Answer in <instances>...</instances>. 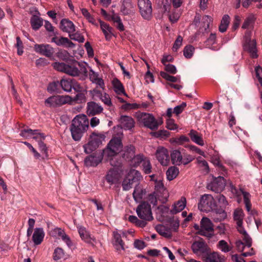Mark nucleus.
Segmentation results:
<instances>
[{"instance_id": "1", "label": "nucleus", "mask_w": 262, "mask_h": 262, "mask_svg": "<svg viewBox=\"0 0 262 262\" xmlns=\"http://www.w3.org/2000/svg\"><path fill=\"white\" fill-rule=\"evenodd\" d=\"M89 127V120L83 114L77 115L72 121L70 130L73 139L75 141L81 140Z\"/></svg>"}, {"instance_id": "2", "label": "nucleus", "mask_w": 262, "mask_h": 262, "mask_svg": "<svg viewBox=\"0 0 262 262\" xmlns=\"http://www.w3.org/2000/svg\"><path fill=\"white\" fill-rule=\"evenodd\" d=\"M123 145L120 137L113 138L103 150L102 154L105 158H107L110 164L113 166H117L118 162L114 159L122 150Z\"/></svg>"}, {"instance_id": "3", "label": "nucleus", "mask_w": 262, "mask_h": 262, "mask_svg": "<svg viewBox=\"0 0 262 262\" xmlns=\"http://www.w3.org/2000/svg\"><path fill=\"white\" fill-rule=\"evenodd\" d=\"M251 32L247 31L244 36L243 49L250 54L251 58H256L258 57L256 42L255 40H251Z\"/></svg>"}, {"instance_id": "4", "label": "nucleus", "mask_w": 262, "mask_h": 262, "mask_svg": "<svg viewBox=\"0 0 262 262\" xmlns=\"http://www.w3.org/2000/svg\"><path fill=\"white\" fill-rule=\"evenodd\" d=\"M72 101V99L70 96L56 95L51 96L46 99L45 104L49 107H56L70 103Z\"/></svg>"}, {"instance_id": "5", "label": "nucleus", "mask_w": 262, "mask_h": 262, "mask_svg": "<svg viewBox=\"0 0 262 262\" xmlns=\"http://www.w3.org/2000/svg\"><path fill=\"white\" fill-rule=\"evenodd\" d=\"M197 234L210 239L214 236L213 225L210 220L203 217L201 221V230Z\"/></svg>"}, {"instance_id": "6", "label": "nucleus", "mask_w": 262, "mask_h": 262, "mask_svg": "<svg viewBox=\"0 0 262 262\" xmlns=\"http://www.w3.org/2000/svg\"><path fill=\"white\" fill-rule=\"evenodd\" d=\"M139 13L144 19L149 20L152 17L151 2L149 0H138Z\"/></svg>"}, {"instance_id": "7", "label": "nucleus", "mask_w": 262, "mask_h": 262, "mask_svg": "<svg viewBox=\"0 0 262 262\" xmlns=\"http://www.w3.org/2000/svg\"><path fill=\"white\" fill-rule=\"evenodd\" d=\"M215 203L213 197L208 194L203 195L198 204V208L202 211L208 212L214 209Z\"/></svg>"}, {"instance_id": "8", "label": "nucleus", "mask_w": 262, "mask_h": 262, "mask_svg": "<svg viewBox=\"0 0 262 262\" xmlns=\"http://www.w3.org/2000/svg\"><path fill=\"white\" fill-rule=\"evenodd\" d=\"M136 212L141 220L150 221L153 219L150 205L146 202H142L138 205Z\"/></svg>"}, {"instance_id": "9", "label": "nucleus", "mask_w": 262, "mask_h": 262, "mask_svg": "<svg viewBox=\"0 0 262 262\" xmlns=\"http://www.w3.org/2000/svg\"><path fill=\"white\" fill-rule=\"evenodd\" d=\"M53 67L58 71L64 73L72 76H78L80 73V70L77 67L64 62H55L53 64Z\"/></svg>"}, {"instance_id": "10", "label": "nucleus", "mask_w": 262, "mask_h": 262, "mask_svg": "<svg viewBox=\"0 0 262 262\" xmlns=\"http://www.w3.org/2000/svg\"><path fill=\"white\" fill-rule=\"evenodd\" d=\"M138 118L145 126L151 130H156L160 123H158L155 117L150 114L141 113L138 115Z\"/></svg>"}, {"instance_id": "11", "label": "nucleus", "mask_w": 262, "mask_h": 262, "mask_svg": "<svg viewBox=\"0 0 262 262\" xmlns=\"http://www.w3.org/2000/svg\"><path fill=\"white\" fill-rule=\"evenodd\" d=\"M226 180L224 177L219 176L213 179V181L208 184L207 188L215 193H220L226 186Z\"/></svg>"}, {"instance_id": "12", "label": "nucleus", "mask_w": 262, "mask_h": 262, "mask_svg": "<svg viewBox=\"0 0 262 262\" xmlns=\"http://www.w3.org/2000/svg\"><path fill=\"white\" fill-rule=\"evenodd\" d=\"M103 136L102 134L93 133L90 136L91 140L83 146L85 152L90 154L94 151L98 146V138H101Z\"/></svg>"}, {"instance_id": "13", "label": "nucleus", "mask_w": 262, "mask_h": 262, "mask_svg": "<svg viewBox=\"0 0 262 262\" xmlns=\"http://www.w3.org/2000/svg\"><path fill=\"white\" fill-rule=\"evenodd\" d=\"M156 157L163 166H167L170 162L168 150L164 147L158 148L156 151Z\"/></svg>"}, {"instance_id": "14", "label": "nucleus", "mask_w": 262, "mask_h": 262, "mask_svg": "<svg viewBox=\"0 0 262 262\" xmlns=\"http://www.w3.org/2000/svg\"><path fill=\"white\" fill-rule=\"evenodd\" d=\"M191 249L194 253L200 254L207 253L209 248L203 239L201 238L200 240L193 243L191 245Z\"/></svg>"}, {"instance_id": "15", "label": "nucleus", "mask_w": 262, "mask_h": 262, "mask_svg": "<svg viewBox=\"0 0 262 262\" xmlns=\"http://www.w3.org/2000/svg\"><path fill=\"white\" fill-rule=\"evenodd\" d=\"M34 48L36 52L48 57L52 56L54 54V49L49 45L36 44Z\"/></svg>"}, {"instance_id": "16", "label": "nucleus", "mask_w": 262, "mask_h": 262, "mask_svg": "<svg viewBox=\"0 0 262 262\" xmlns=\"http://www.w3.org/2000/svg\"><path fill=\"white\" fill-rule=\"evenodd\" d=\"M119 125L117 127L125 130L131 129L135 126V121L133 118L128 116H121L119 119Z\"/></svg>"}, {"instance_id": "17", "label": "nucleus", "mask_w": 262, "mask_h": 262, "mask_svg": "<svg viewBox=\"0 0 262 262\" xmlns=\"http://www.w3.org/2000/svg\"><path fill=\"white\" fill-rule=\"evenodd\" d=\"M87 114L89 116H94L101 114L103 110L102 106L94 101L87 103Z\"/></svg>"}, {"instance_id": "18", "label": "nucleus", "mask_w": 262, "mask_h": 262, "mask_svg": "<svg viewBox=\"0 0 262 262\" xmlns=\"http://www.w3.org/2000/svg\"><path fill=\"white\" fill-rule=\"evenodd\" d=\"M103 157L102 152L98 156L91 155L85 159L84 163L87 166H96L101 162Z\"/></svg>"}, {"instance_id": "19", "label": "nucleus", "mask_w": 262, "mask_h": 262, "mask_svg": "<svg viewBox=\"0 0 262 262\" xmlns=\"http://www.w3.org/2000/svg\"><path fill=\"white\" fill-rule=\"evenodd\" d=\"M60 28L62 31L68 33L75 31V27L72 21L68 19H62L60 23Z\"/></svg>"}, {"instance_id": "20", "label": "nucleus", "mask_w": 262, "mask_h": 262, "mask_svg": "<svg viewBox=\"0 0 262 262\" xmlns=\"http://www.w3.org/2000/svg\"><path fill=\"white\" fill-rule=\"evenodd\" d=\"M134 4L130 0H124L121 7V12L124 15H129L134 12Z\"/></svg>"}, {"instance_id": "21", "label": "nucleus", "mask_w": 262, "mask_h": 262, "mask_svg": "<svg viewBox=\"0 0 262 262\" xmlns=\"http://www.w3.org/2000/svg\"><path fill=\"white\" fill-rule=\"evenodd\" d=\"M113 236V245L115 247L116 250L119 252H120L121 251L124 250V243L121 238V235L117 233V232H114Z\"/></svg>"}, {"instance_id": "22", "label": "nucleus", "mask_w": 262, "mask_h": 262, "mask_svg": "<svg viewBox=\"0 0 262 262\" xmlns=\"http://www.w3.org/2000/svg\"><path fill=\"white\" fill-rule=\"evenodd\" d=\"M52 41L55 42L57 46H66L69 48H74L75 47V44L70 41L68 38L61 37L60 38H58L57 37H54L52 38Z\"/></svg>"}, {"instance_id": "23", "label": "nucleus", "mask_w": 262, "mask_h": 262, "mask_svg": "<svg viewBox=\"0 0 262 262\" xmlns=\"http://www.w3.org/2000/svg\"><path fill=\"white\" fill-rule=\"evenodd\" d=\"M136 148L134 146L129 145L124 147L122 158L126 161H130L135 155Z\"/></svg>"}, {"instance_id": "24", "label": "nucleus", "mask_w": 262, "mask_h": 262, "mask_svg": "<svg viewBox=\"0 0 262 262\" xmlns=\"http://www.w3.org/2000/svg\"><path fill=\"white\" fill-rule=\"evenodd\" d=\"M45 236L42 228H37L35 229L32 236V240L35 245H38L41 243Z\"/></svg>"}, {"instance_id": "25", "label": "nucleus", "mask_w": 262, "mask_h": 262, "mask_svg": "<svg viewBox=\"0 0 262 262\" xmlns=\"http://www.w3.org/2000/svg\"><path fill=\"white\" fill-rule=\"evenodd\" d=\"M225 261L224 256L217 252H213L207 254L206 257V262H225Z\"/></svg>"}, {"instance_id": "26", "label": "nucleus", "mask_w": 262, "mask_h": 262, "mask_svg": "<svg viewBox=\"0 0 262 262\" xmlns=\"http://www.w3.org/2000/svg\"><path fill=\"white\" fill-rule=\"evenodd\" d=\"M119 176L118 172L114 169H111L108 171L105 176L107 183L110 185L115 184L119 181Z\"/></svg>"}, {"instance_id": "27", "label": "nucleus", "mask_w": 262, "mask_h": 262, "mask_svg": "<svg viewBox=\"0 0 262 262\" xmlns=\"http://www.w3.org/2000/svg\"><path fill=\"white\" fill-rule=\"evenodd\" d=\"M172 163L176 165L182 164L183 155L179 150H173L170 154Z\"/></svg>"}, {"instance_id": "28", "label": "nucleus", "mask_w": 262, "mask_h": 262, "mask_svg": "<svg viewBox=\"0 0 262 262\" xmlns=\"http://www.w3.org/2000/svg\"><path fill=\"white\" fill-rule=\"evenodd\" d=\"M100 28L105 35V39L107 40L111 39L112 36L113 28L109 26V25L104 23V21L99 20Z\"/></svg>"}, {"instance_id": "29", "label": "nucleus", "mask_w": 262, "mask_h": 262, "mask_svg": "<svg viewBox=\"0 0 262 262\" xmlns=\"http://www.w3.org/2000/svg\"><path fill=\"white\" fill-rule=\"evenodd\" d=\"M113 89L115 93L118 95L123 94L127 96V95L125 92L124 86L122 83L117 78H114L112 81Z\"/></svg>"}, {"instance_id": "30", "label": "nucleus", "mask_w": 262, "mask_h": 262, "mask_svg": "<svg viewBox=\"0 0 262 262\" xmlns=\"http://www.w3.org/2000/svg\"><path fill=\"white\" fill-rule=\"evenodd\" d=\"M186 200L185 198H182L173 206V209L171 210L172 214H176L182 211L186 206Z\"/></svg>"}, {"instance_id": "31", "label": "nucleus", "mask_w": 262, "mask_h": 262, "mask_svg": "<svg viewBox=\"0 0 262 262\" xmlns=\"http://www.w3.org/2000/svg\"><path fill=\"white\" fill-rule=\"evenodd\" d=\"M30 23L33 29L37 30L42 26L43 19L41 17L34 15L31 18Z\"/></svg>"}, {"instance_id": "32", "label": "nucleus", "mask_w": 262, "mask_h": 262, "mask_svg": "<svg viewBox=\"0 0 262 262\" xmlns=\"http://www.w3.org/2000/svg\"><path fill=\"white\" fill-rule=\"evenodd\" d=\"M239 191L243 195L244 201L245 204L246 210L248 212H250L251 211L252 206L250 202L251 195L249 192L245 191L244 189L242 188L239 189Z\"/></svg>"}, {"instance_id": "33", "label": "nucleus", "mask_w": 262, "mask_h": 262, "mask_svg": "<svg viewBox=\"0 0 262 262\" xmlns=\"http://www.w3.org/2000/svg\"><path fill=\"white\" fill-rule=\"evenodd\" d=\"M244 216L245 214L242 209L238 208L234 210L233 219L236 224H239V225L243 224Z\"/></svg>"}, {"instance_id": "34", "label": "nucleus", "mask_w": 262, "mask_h": 262, "mask_svg": "<svg viewBox=\"0 0 262 262\" xmlns=\"http://www.w3.org/2000/svg\"><path fill=\"white\" fill-rule=\"evenodd\" d=\"M179 173V168L174 166H170L166 171L167 179L171 181L175 179Z\"/></svg>"}, {"instance_id": "35", "label": "nucleus", "mask_w": 262, "mask_h": 262, "mask_svg": "<svg viewBox=\"0 0 262 262\" xmlns=\"http://www.w3.org/2000/svg\"><path fill=\"white\" fill-rule=\"evenodd\" d=\"M78 233L82 240L87 243H90L91 242L92 238L91 235L85 227L82 226L79 227Z\"/></svg>"}, {"instance_id": "36", "label": "nucleus", "mask_w": 262, "mask_h": 262, "mask_svg": "<svg viewBox=\"0 0 262 262\" xmlns=\"http://www.w3.org/2000/svg\"><path fill=\"white\" fill-rule=\"evenodd\" d=\"M73 79H62L60 81V85L66 92H70L72 89Z\"/></svg>"}, {"instance_id": "37", "label": "nucleus", "mask_w": 262, "mask_h": 262, "mask_svg": "<svg viewBox=\"0 0 262 262\" xmlns=\"http://www.w3.org/2000/svg\"><path fill=\"white\" fill-rule=\"evenodd\" d=\"M189 135L193 142H195L199 145H204V141L202 137L199 136L197 132L192 129L189 133Z\"/></svg>"}, {"instance_id": "38", "label": "nucleus", "mask_w": 262, "mask_h": 262, "mask_svg": "<svg viewBox=\"0 0 262 262\" xmlns=\"http://www.w3.org/2000/svg\"><path fill=\"white\" fill-rule=\"evenodd\" d=\"M230 23V17L228 15H224L221 20V24L219 26V31L224 33L226 30Z\"/></svg>"}, {"instance_id": "39", "label": "nucleus", "mask_w": 262, "mask_h": 262, "mask_svg": "<svg viewBox=\"0 0 262 262\" xmlns=\"http://www.w3.org/2000/svg\"><path fill=\"white\" fill-rule=\"evenodd\" d=\"M127 176L129 178L134 182H137L142 179L141 173L135 169H130Z\"/></svg>"}, {"instance_id": "40", "label": "nucleus", "mask_w": 262, "mask_h": 262, "mask_svg": "<svg viewBox=\"0 0 262 262\" xmlns=\"http://www.w3.org/2000/svg\"><path fill=\"white\" fill-rule=\"evenodd\" d=\"M216 247L224 253H227L230 251L232 249V247L229 246L227 242L223 239L221 240L218 242Z\"/></svg>"}, {"instance_id": "41", "label": "nucleus", "mask_w": 262, "mask_h": 262, "mask_svg": "<svg viewBox=\"0 0 262 262\" xmlns=\"http://www.w3.org/2000/svg\"><path fill=\"white\" fill-rule=\"evenodd\" d=\"M156 229L159 234L165 237L168 238L171 236L170 232L163 225H158L156 226Z\"/></svg>"}, {"instance_id": "42", "label": "nucleus", "mask_w": 262, "mask_h": 262, "mask_svg": "<svg viewBox=\"0 0 262 262\" xmlns=\"http://www.w3.org/2000/svg\"><path fill=\"white\" fill-rule=\"evenodd\" d=\"M214 214L215 215H220V217H213V220L214 222H220L227 217V214L225 210L222 208H219L214 209Z\"/></svg>"}, {"instance_id": "43", "label": "nucleus", "mask_w": 262, "mask_h": 262, "mask_svg": "<svg viewBox=\"0 0 262 262\" xmlns=\"http://www.w3.org/2000/svg\"><path fill=\"white\" fill-rule=\"evenodd\" d=\"M144 193L143 190L139 186H136L133 193V198L135 201L139 202L142 199Z\"/></svg>"}, {"instance_id": "44", "label": "nucleus", "mask_w": 262, "mask_h": 262, "mask_svg": "<svg viewBox=\"0 0 262 262\" xmlns=\"http://www.w3.org/2000/svg\"><path fill=\"white\" fill-rule=\"evenodd\" d=\"M254 21L255 17L254 15L252 14L249 15L245 18L242 28L244 29H248L253 26Z\"/></svg>"}, {"instance_id": "45", "label": "nucleus", "mask_w": 262, "mask_h": 262, "mask_svg": "<svg viewBox=\"0 0 262 262\" xmlns=\"http://www.w3.org/2000/svg\"><path fill=\"white\" fill-rule=\"evenodd\" d=\"M146 159L143 155L139 154L136 156L135 155L134 157L132 158L130 161H132V164L134 167H137L139 166L141 163H143L144 161Z\"/></svg>"}, {"instance_id": "46", "label": "nucleus", "mask_w": 262, "mask_h": 262, "mask_svg": "<svg viewBox=\"0 0 262 262\" xmlns=\"http://www.w3.org/2000/svg\"><path fill=\"white\" fill-rule=\"evenodd\" d=\"M142 170L145 174H149L152 172V166L150 161L147 158L142 163Z\"/></svg>"}, {"instance_id": "47", "label": "nucleus", "mask_w": 262, "mask_h": 262, "mask_svg": "<svg viewBox=\"0 0 262 262\" xmlns=\"http://www.w3.org/2000/svg\"><path fill=\"white\" fill-rule=\"evenodd\" d=\"M194 48L191 45H188L185 47L183 50L184 56L186 58H190L194 53Z\"/></svg>"}, {"instance_id": "48", "label": "nucleus", "mask_w": 262, "mask_h": 262, "mask_svg": "<svg viewBox=\"0 0 262 262\" xmlns=\"http://www.w3.org/2000/svg\"><path fill=\"white\" fill-rule=\"evenodd\" d=\"M160 76L164 79H166V80L172 82H176L178 81H179V82L180 81V80L178 77L171 76L165 72H161Z\"/></svg>"}, {"instance_id": "49", "label": "nucleus", "mask_w": 262, "mask_h": 262, "mask_svg": "<svg viewBox=\"0 0 262 262\" xmlns=\"http://www.w3.org/2000/svg\"><path fill=\"white\" fill-rule=\"evenodd\" d=\"M134 183V182L126 176L122 183L123 190L126 191L130 189L132 187V185Z\"/></svg>"}, {"instance_id": "50", "label": "nucleus", "mask_w": 262, "mask_h": 262, "mask_svg": "<svg viewBox=\"0 0 262 262\" xmlns=\"http://www.w3.org/2000/svg\"><path fill=\"white\" fill-rule=\"evenodd\" d=\"M212 18L209 15H205L202 18V25L204 30L208 32L207 30L209 28L210 24L212 21Z\"/></svg>"}, {"instance_id": "51", "label": "nucleus", "mask_w": 262, "mask_h": 262, "mask_svg": "<svg viewBox=\"0 0 262 262\" xmlns=\"http://www.w3.org/2000/svg\"><path fill=\"white\" fill-rule=\"evenodd\" d=\"M99 99L102 101V102H103L105 105L109 107H111L113 105L111 97L108 94L106 93H103Z\"/></svg>"}, {"instance_id": "52", "label": "nucleus", "mask_w": 262, "mask_h": 262, "mask_svg": "<svg viewBox=\"0 0 262 262\" xmlns=\"http://www.w3.org/2000/svg\"><path fill=\"white\" fill-rule=\"evenodd\" d=\"M64 253L61 248H57L55 249L53 255V258L55 260H59L64 257Z\"/></svg>"}, {"instance_id": "53", "label": "nucleus", "mask_w": 262, "mask_h": 262, "mask_svg": "<svg viewBox=\"0 0 262 262\" xmlns=\"http://www.w3.org/2000/svg\"><path fill=\"white\" fill-rule=\"evenodd\" d=\"M81 11L82 15L88 19V20L90 23L94 24L95 19L94 17L91 15V14L88 12V10L85 8H82Z\"/></svg>"}, {"instance_id": "54", "label": "nucleus", "mask_w": 262, "mask_h": 262, "mask_svg": "<svg viewBox=\"0 0 262 262\" xmlns=\"http://www.w3.org/2000/svg\"><path fill=\"white\" fill-rule=\"evenodd\" d=\"M69 36L71 39L77 41L79 42H83L84 41L83 36L79 33L70 34Z\"/></svg>"}, {"instance_id": "55", "label": "nucleus", "mask_w": 262, "mask_h": 262, "mask_svg": "<svg viewBox=\"0 0 262 262\" xmlns=\"http://www.w3.org/2000/svg\"><path fill=\"white\" fill-rule=\"evenodd\" d=\"M182 164L187 165L194 159V157L189 154L183 153Z\"/></svg>"}, {"instance_id": "56", "label": "nucleus", "mask_w": 262, "mask_h": 262, "mask_svg": "<svg viewBox=\"0 0 262 262\" xmlns=\"http://www.w3.org/2000/svg\"><path fill=\"white\" fill-rule=\"evenodd\" d=\"M183 38L181 36L179 35L176 40H175L172 47V50L174 52H177V50L182 46Z\"/></svg>"}, {"instance_id": "57", "label": "nucleus", "mask_w": 262, "mask_h": 262, "mask_svg": "<svg viewBox=\"0 0 262 262\" xmlns=\"http://www.w3.org/2000/svg\"><path fill=\"white\" fill-rule=\"evenodd\" d=\"M59 85H60V82L58 81H54L49 84L47 90L50 92L57 91L58 89Z\"/></svg>"}, {"instance_id": "58", "label": "nucleus", "mask_w": 262, "mask_h": 262, "mask_svg": "<svg viewBox=\"0 0 262 262\" xmlns=\"http://www.w3.org/2000/svg\"><path fill=\"white\" fill-rule=\"evenodd\" d=\"M37 132V129L32 130L31 129H23L20 133V136L28 138L29 135H35Z\"/></svg>"}, {"instance_id": "59", "label": "nucleus", "mask_w": 262, "mask_h": 262, "mask_svg": "<svg viewBox=\"0 0 262 262\" xmlns=\"http://www.w3.org/2000/svg\"><path fill=\"white\" fill-rule=\"evenodd\" d=\"M255 71L256 76L262 87V68L260 66H256L255 68Z\"/></svg>"}, {"instance_id": "60", "label": "nucleus", "mask_w": 262, "mask_h": 262, "mask_svg": "<svg viewBox=\"0 0 262 262\" xmlns=\"http://www.w3.org/2000/svg\"><path fill=\"white\" fill-rule=\"evenodd\" d=\"M216 34L211 33L206 41V46H211L216 43Z\"/></svg>"}, {"instance_id": "61", "label": "nucleus", "mask_w": 262, "mask_h": 262, "mask_svg": "<svg viewBox=\"0 0 262 262\" xmlns=\"http://www.w3.org/2000/svg\"><path fill=\"white\" fill-rule=\"evenodd\" d=\"M216 199L218 201V202L222 205V206L226 207L228 205V202L224 195L221 194H218L216 196Z\"/></svg>"}, {"instance_id": "62", "label": "nucleus", "mask_w": 262, "mask_h": 262, "mask_svg": "<svg viewBox=\"0 0 262 262\" xmlns=\"http://www.w3.org/2000/svg\"><path fill=\"white\" fill-rule=\"evenodd\" d=\"M73 100L77 103H82L85 101V96L83 93L79 92L74 98Z\"/></svg>"}, {"instance_id": "63", "label": "nucleus", "mask_w": 262, "mask_h": 262, "mask_svg": "<svg viewBox=\"0 0 262 262\" xmlns=\"http://www.w3.org/2000/svg\"><path fill=\"white\" fill-rule=\"evenodd\" d=\"M164 69L167 72H168L171 74H174L177 73V70L174 65L168 63L164 65Z\"/></svg>"}, {"instance_id": "64", "label": "nucleus", "mask_w": 262, "mask_h": 262, "mask_svg": "<svg viewBox=\"0 0 262 262\" xmlns=\"http://www.w3.org/2000/svg\"><path fill=\"white\" fill-rule=\"evenodd\" d=\"M186 106V103L185 102H183L181 104L176 106L173 109V113L176 114L177 115L181 114Z\"/></svg>"}]
</instances>
